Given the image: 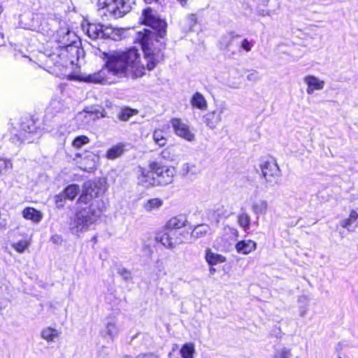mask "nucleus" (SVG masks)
Segmentation results:
<instances>
[{
    "instance_id": "obj_1",
    "label": "nucleus",
    "mask_w": 358,
    "mask_h": 358,
    "mask_svg": "<svg viewBox=\"0 0 358 358\" xmlns=\"http://www.w3.org/2000/svg\"><path fill=\"white\" fill-rule=\"evenodd\" d=\"M103 55L106 59L104 66L98 72L83 76V81L96 84L110 83V74L118 78H137L145 75V69L149 70L146 61L144 58L143 62L141 61L136 48L127 51L103 52Z\"/></svg>"
},
{
    "instance_id": "obj_2",
    "label": "nucleus",
    "mask_w": 358,
    "mask_h": 358,
    "mask_svg": "<svg viewBox=\"0 0 358 358\" xmlns=\"http://www.w3.org/2000/svg\"><path fill=\"white\" fill-rule=\"evenodd\" d=\"M139 22L152 29L139 31L136 41L139 42L144 52V59L147 62V68L151 71L163 59L162 52V43L157 37L164 38L166 32V23L161 19L156 10L148 7L142 11Z\"/></svg>"
},
{
    "instance_id": "obj_3",
    "label": "nucleus",
    "mask_w": 358,
    "mask_h": 358,
    "mask_svg": "<svg viewBox=\"0 0 358 358\" xmlns=\"http://www.w3.org/2000/svg\"><path fill=\"white\" fill-rule=\"evenodd\" d=\"M103 191L100 182L90 180L84 183L83 192L77 201L78 209L70 224L73 233L87 231L101 217L104 203L100 196Z\"/></svg>"
},
{
    "instance_id": "obj_4",
    "label": "nucleus",
    "mask_w": 358,
    "mask_h": 358,
    "mask_svg": "<svg viewBox=\"0 0 358 358\" xmlns=\"http://www.w3.org/2000/svg\"><path fill=\"white\" fill-rule=\"evenodd\" d=\"M77 36L70 30L61 28L56 34L57 47L52 53L48 54L50 59L59 66H66L69 62L73 64L74 58H78L83 52L77 45Z\"/></svg>"
},
{
    "instance_id": "obj_5",
    "label": "nucleus",
    "mask_w": 358,
    "mask_h": 358,
    "mask_svg": "<svg viewBox=\"0 0 358 358\" xmlns=\"http://www.w3.org/2000/svg\"><path fill=\"white\" fill-rule=\"evenodd\" d=\"M135 0H97L100 12L106 15V12L114 18L122 17L128 13L135 4Z\"/></svg>"
},
{
    "instance_id": "obj_6",
    "label": "nucleus",
    "mask_w": 358,
    "mask_h": 358,
    "mask_svg": "<svg viewBox=\"0 0 358 358\" xmlns=\"http://www.w3.org/2000/svg\"><path fill=\"white\" fill-rule=\"evenodd\" d=\"M149 167L155 174L156 185L165 186L173 182L176 173L173 166H166L161 162H152L149 164Z\"/></svg>"
},
{
    "instance_id": "obj_7",
    "label": "nucleus",
    "mask_w": 358,
    "mask_h": 358,
    "mask_svg": "<svg viewBox=\"0 0 358 358\" xmlns=\"http://www.w3.org/2000/svg\"><path fill=\"white\" fill-rule=\"evenodd\" d=\"M86 34L92 39L110 38L117 40L120 36V30L109 25L99 23H89L86 27Z\"/></svg>"
},
{
    "instance_id": "obj_8",
    "label": "nucleus",
    "mask_w": 358,
    "mask_h": 358,
    "mask_svg": "<svg viewBox=\"0 0 358 358\" xmlns=\"http://www.w3.org/2000/svg\"><path fill=\"white\" fill-rule=\"evenodd\" d=\"M260 168L266 186L273 187L279 183L281 173L275 161H265L261 164Z\"/></svg>"
},
{
    "instance_id": "obj_9",
    "label": "nucleus",
    "mask_w": 358,
    "mask_h": 358,
    "mask_svg": "<svg viewBox=\"0 0 358 358\" xmlns=\"http://www.w3.org/2000/svg\"><path fill=\"white\" fill-rule=\"evenodd\" d=\"M75 160L81 170L92 172L96 168L99 157L92 152H86L83 155H76Z\"/></svg>"
},
{
    "instance_id": "obj_10",
    "label": "nucleus",
    "mask_w": 358,
    "mask_h": 358,
    "mask_svg": "<svg viewBox=\"0 0 358 358\" xmlns=\"http://www.w3.org/2000/svg\"><path fill=\"white\" fill-rule=\"evenodd\" d=\"M171 124L174 134L178 137L188 142H192L195 140V134L190 130L189 126L181 119L172 118L171 120Z\"/></svg>"
},
{
    "instance_id": "obj_11",
    "label": "nucleus",
    "mask_w": 358,
    "mask_h": 358,
    "mask_svg": "<svg viewBox=\"0 0 358 358\" xmlns=\"http://www.w3.org/2000/svg\"><path fill=\"white\" fill-rule=\"evenodd\" d=\"M227 110L224 106H220L215 110L208 112L203 116V122L210 129L217 127L222 120V115Z\"/></svg>"
},
{
    "instance_id": "obj_12",
    "label": "nucleus",
    "mask_w": 358,
    "mask_h": 358,
    "mask_svg": "<svg viewBox=\"0 0 358 358\" xmlns=\"http://www.w3.org/2000/svg\"><path fill=\"white\" fill-rule=\"evenodd\" d=\"M118 320L115 317H109L106 319L104 329L101 331L103 337H108L113 341L120 331Z\"/></svg>"
},
{
    "instance_id": "obj_13",
    "label": "nucleus",
    "mask_w": 358,
    "mask_h": 358,
    "mask_svg": "<svg viewBox=\"0 0 358 358\" xmlns=\"http://www.w3.org/2000/svg\"><path fill=\"white\" fill-rule=\"evenodd\" d=\"M139 176L138 177V182L145 187L154 186L155 184V174L150 169L140 168Z\"/></svg>"
},
{
    "instance_id": "obj_14",
    "label": "nucleus",
    "mask_w": 358,
    "mask_h": 358,
    "mask_svg": "<svg viewBox=\"0 0 358 358\" xmlns=\"http://www.w3.org/2000/svg\"><path fill=\"white\" fill-rule=\"evenodd\" d=\"M303 80L308 85L306 92L308 94H313L315 90H321L324 87V82L314 76H307Z\"/></svg>"
},
{
    "instance_id": "obj_15",
    "label": "nucleus",
    "mask_w": 358,
    "mask_h": 358,
    "mask_svg": "<svg viewBox=\"0 0 358 358\" xmlns=\"http://www.w3.org/2000/svg\"><path fill=\"white\" fill-rule=\"evenodd\" d=\"M235 249L238 253L246 255L257 249V243L252 240L240 241L236 243Z\"/></svg>"
},
{
    "instance_id": "obj_16",
    "label": "nucleus",
    "mask_w": 358,
    "mask_h": 358,
    "mask_svg": "<svg viewBox=\"0 0 358 358\" xmlns=\"http://www.w3.org/2000/svg\"><path fill=\"white\" fill-rule=\"evenodd\" d=\"M176 234L175 231L166 230L156 236L155 240L161 243L164 246L168 248H173L177 243L173 242L172 236Z\"/></svg>"
},
{
    "instance_id": "obj_17",
    "label": "nucleus",
    "mask_w": 358,
    "mask_h": 358,
    "mask_svg": "<svg viewBox=\"0 0 358 358\" xmlns=\"http://www.w3.org/2000/svg\"><path fill=\"white\" fill-rule=\"evenodd\" d=\"M125 146L126 145L123 143H119L113 145L107 150L106 157L110 160H113L120 157L126 150Z\"/></svg>"
},
{
    "instance_id": "obj_18",
    "label": "nucleus",
    "mask_w": 358,
    "mask_h": 358,
    "mask_svg": "<svg viewBox=\"0 0 358 358\" xmlns=\"http://www.w3.org/2000/svg\"><path fill=\"white\" fill-rule=\"evenodd\" d=\"M268 202L264 199L254 201L251 206V210L258 217L259 215H266L268 210Z\"/></svg>"
},
{
    "instance_id": "obj_19",
    "label": "nucleus",
    "mask_w": 358,
    "mask_h": 358,
    "mask_svg": "<svg viewBox=\"0 0 358 358\" xmlns=\"http://www.w3.org/2000/svg\"><path fill=\"white\" fill-rule=\"evenodd\" d=\"M22 216L26 220H30L35 223L41 222L43 217L42 213L31 207H27L22 211Z\"/></svg>"
},
{
    "instance_id": "obj_20",
    "label": "nucleus",
    "mask_w": 358,
    "mask_h": 358,
    "mask_svg": "<svg viewBox=\"0 0 358 358\" xmlns=\"http://www.w3.org/2000/svg\"><path fill=\"white\" fill-rule=\"evenodd\" d=\"M106 117V113L104 110H102V111L96 110L94 112L84 110L81 113H79L77 115L76 118L78 120H80V118L83 117V118L86 119L87 121H90V120L94 121L97 119H99L100 117Z\"/></svg>"
},
{
    "instance_id": "obj_21",
    "label": "nucleus",
    "mask_w": 358,
    "mask_h": 358,
    "mask_svg": "<svg viewBox=\"0 0 358 358\" xmlns=\"http://www.w3.org/2000/svg\"><path fill=\"white\" fill-rule=\"evenodd\" d=\"M238 37L239 36L235 34L234 32H229L223 35L219 41L220 49L222 50H229L232 42Z\"/></svg>"
},
{
    "instance_id": "obj_22",
    "label": "nucleus",
    "mask_w": 358,
    "mask_h": 358,
    "mask_svg": "<svg viewBox=\"0 0 358 358\" xmlns=\"http://www.w3.org/2000/svg\"><path fill=\"white\" fill-rule=\"evenodd\" d=\"M187 222L183 216H178L171 218L166 224V230L174 231L175 229H180L185 225Z\"/></svg>"
},
{
    "instance_id": "obj_23",
    "label": "nucleus",
    "mask_w": 358,
    "mask_h": 358,
    "mask_svg": "<svg viewBox=\"0 0 358 358\" xmlns=\"http://www.w3.org/2000/svg\"><path fill=\"white\" fill-rule=\"evenodd\" d=\"M206 260L210 266H213L224 262L226 259L222 255L214 253L210 249H208L206 251Z\"/></svg>"
},
{
    "instance_id": "obj_24",
    "label": "nucleus",
    "mask_w": 358,
    "mask_h": 358,
    "mask_svg": "<svg viewBox=\"0 0 358 358\" xmlns=\"http://www.w3.org/2000/svg\"><path fill=\"white\" fill-rule=\"evenodd\" d=\"M191 104L193 107L200 110H206L208 106L206 99L200 92H196L193 95L191 99Z\"/></svg>"
},
{
    "instance_id": "obj_25",
    "label": "nucleus",
    "mask_w": 358,
    "mask_h": 358,
    "mask_svg": "<svg viewBox=\"0 0 358 358\" xmlns=\"http://www.w3.org/2000/svg\"><path fill=\"white\" fill-rule=\"evenodd\" d=\"M61 332L51 327L44 329L41 332V337L47 342H53L60 335Z\"/></svg>"
},
{
    "instance_id": "obj_26",
    "label": "nucleus",
    "mask_w": 358,
    "mask_h": 358,
    "mask_svg": "<svg viewBox=\"0 0 358 358\" xmlns=\"http://www.w3.org/2000/svg\"><path fill=\"white\" fill-rule=\"evenodd\" d=\"M237 222L245 231H248L250 227L251 217L248 213L242 212L237 216Z\"/></svg>"
},
{
    "instance_id": "obj_27",
    "label": "nucleus",
    "mask_w": 358,
    "mask_h": 358,
    "mask_svg": "<svg viewBox=\"0 0 358 358\" xmlns=\"http://www.w3.org/2000/svg\"><path fill=\"white\" fill-rule=\"evenodd\" d=\"M199 172V167L194 163H185L181 168V173L184 176H195Z\"/></svg>"
},
{
    "instance_id": "obj_28",
    "label": "nucleus",
    "mask_w": 358,
    "mask_h": 358,
    "mask_svg": "<svg viewBox=\"0 0 358 358\" xmlns=\"http://www.w3.org/2000/svg\"><path fill=\"white\" fill-rule=\"evenodd\" d=\"M163 201L159 198L148 199L143 203V208L147 212L159 209L163 205Z\"/></svg>"
},
{
    "instance_id": "obj_29",
    "label": "nucleus",
    "mask_w": 358,
    "mask_h": 358,
    "mask_svg": "<svg viewBox=\"0 0 358 358\" xmlns=\"http://www.w3.org/2000/svg\"><path fill=\"white\" fill-rule=\"evenodd\" d=\"M210 231V227L207 224H199L192 230L191 236L196 239L205 236Z\"/></svg>"
},
{
    "instance_id": "obj_30",
    "label": "nucleus",
    "mask_w": 358,
    "mask_h": 358,
    "mask_svg": "<svg viewBox=\"0 0 358 358\" xmlns=\"http://www.w3.org/2000/svg\"><path fill=\"white\" fill-rule=\"evenodd\" d=\"M62 192L66 198L69 200H73L80 192V187L76 184L70 185Z\"/></svg>"
},
{
    "instance_id": "obj_31",
    "label": "nucleus",
    "mask_w": 358,
    "mask_h": 358,
    "mask_svg": "<svg viewBox=\"0 0 358 358\" xmlns=\"http://www.w3.org/2000/svg\"><path fill=\"white\" fill-rule=\"evenodd\" d=\"M152 138L155 143L159 147H164L167 143V139L164 136V131L160 129H155L154 131Z\"/></svg>"
},
{
    "instance_id": "obj_32",
    "label": "nucleus",
    "mask_w": 358,
    "mask_h": 358,
    "mask_svg": "<svg viewBox=\"0 0 358 358\" xmlns=\"http://www.w3.org/2000/svg\"><path fill=\"white\" fill-rule=\"evenodd\" d=\"M358 220V213L356 211L352 210L350 213V215L348 218L343 220L341 224L343 227L347 229L349 231H352L353 230L350 229L352 223L356 222Z\"/></svg>"
},
{
    "instance_id": "obj_33",
    "label": "nucleus",
    "mask_w": 358,
    "mask_h": 358,
    "mask_svg": "<svg viewBox=\"0 0 358 358\" xmlns=\"http://www.w3.org/2000/svg\"><path fill=\"white\" fill-rule=\"evenodd\" d=\"M194 345L192 343H186L180 349V355L182 358H193Z\"/></svg>"
},
{
    "instance_id": "obj_34",
    "label": "nucleus",
    "mask_w": 358,
    "mask_h": 358,
    "mask_svg": "<svg viewBox=\"0 0 358 358\" xmlns=\"http://www.w3.org/2000/svg\"><path fill=\"white\" fill-rule=\"evenodd\" d=\"M136 113V111L135 110L129 108H124L120 112L118 118L122 121H127Z\"/></svg>"
},
{
    "instance_id": "obj_35",
    "label": "nucleus",
    "mask_w": 358,
    "mask_h": 358,
    "mask_svg": "<svg viewBox=\"0 0 358 358\" xmlns=\"http://www.w3.org/2000/svg\"><path fill=\"white\" fill-rule=\"evenodd\" d=\"M90 143V138L87 136H77L72 143L73 147L75 148H80L83 145Z\"/></svg>"
},
{
    "instance_id": "obj_36",
    "label": "nucleus",
    "mask_w": 358,
    "mask_h": 358,
    "mask_svg": "<svg viewBox=\"0 0 358 358\" xmlns=\"http://www.w3.org/2000/svg\"><path fill=\"white\" fill-rule=\"evenodd\" d=\"M291 350L286 347L276 350L273 355V358H291Z\"/></svg>"
},
{
    "instance_id": "obj_37",
    "label": "nucleus",
    "mask_w": 358,
    "mask_h": 358,
    "mask_svg": "<svg viewBox=\"0 0 358 358\" xmlns=\"http://www.w3.org/2000/svg\"><path fill=\"white\" fill-rule=\"evenodd\" d=\"M29 243L27 241H20L13 244V248L20 253H22L28 248Z\"/></svg>"
},
{
    "instance_id": "obj_38",
    "label": "nucleus",
    "mask_w": 358,
    "mask_h": 358,
    "mask_svg": "<svg viewBox=\"0 0 358 358\" xmlns=\"http://www.w3.org/2000/svg\"><path fill=\"white\" fill-rule=\"evenodd\" d=\"M68 199L66 198L65 195L63 192L56 195L55 196V201L57 208H62L64 206L66 200Z\"/></svg>"
},
{
    "instance_id": "obj_39",
    "label": "nucleus",
    "mask_w": 358,
    "mask_h": 358,
    "mask_svg": "<svg viewBox=\"0 0 358 358\" xmlns=\"http://www.w3.org/2000/svg\"><path fill=\"white\" fill-rule=\"evenodd\" d=\"M174 152V149L173 148L169 147L164 150H163L161 152V156L163 159L169 161L173 160V155L172 153Z\"/></svg>"
},
{
    "instance_id": "obj_40",
    "label": "nucleus",
    "mask_w": 358,
    "mask_h": 358,
    "mask_svg": "<svg viewBox=\"0 0 358 358\" xmlns=\"http://www.w3.org/2000/svg\"><path fill=\"white\" fill-rule=\"evenodd\" d=\"M185 22L188 26L187 29L191 30L196 24V16L194 14L188 15L185 19Z\"/></svg>"
},
{
    "instance_id": "obj_41",
    "label": "nucleus",
    "mask_w": 358,
    "mask_h": 358,
    "mask_svg": "<svg viewBox=\"0 0 358 358\" xmlns=\"http://www.w3.org/2000/svg\"><path fill=\"white\" fill-rule=\"evenodd\" d=\"M12 168V162L10 160L0 159V174L3 171H6Z\"/></svg>"
},
{
    "instance_id": "obj_42",
    "label": "nucleus",
    "mask_w": 358,
    "mask_h": 358,
    "mask_svg": "<svg viewBox=\"0 0 358 358\" xmlns=\"http://www.w3.org/2000/svg\"><path fill=\"white\" fill-rule=\"evenodd\" d=\"M260 79L259 73L255 70H251L247 76V80L250 82H256Z\"/></svg>"
},
{
    "instance_id": "obj_43",
    "label": "nucleus",
    "mask_w": 358,
    "mask_h": 358,
    "mask_svg": "<svg viewBox=\"0 0 358 358\" xmlns=\"http://www.w3.org/2000/svg\"><path fill=\"white\" fill-rule=\"evenodd\" d=\"M229 215L228 211L225 210L223 206L218 207L213 213V215L217 216L218 217H227Z\"/></svg>"
},
{
    "instance_id": "obj_44",
    "label": "nucleus",
    "mask_w": 358,
    "mask_h": 358,
    "mask_svg": "<svg viewBox=\"0 0 358 358\" xmlns=\"http://www.w3.org/2000/svg\"><path fill=\"white\" fill-rule=\"evenodd\" d=\"M252 44L251 41H248V39H244L242 41L241 43V48L244 50L246 52H250L252 49Z\"/></svg>"
},
{
    "instance_id": "obj_45",
    "label": "nucleus",
    "mask_w": 358,
    "mask_h": 358,
    "mask_svg": "<svg viewBox=\"0 0 358 358\" xmlns=\"http://www.w3.org/2000/svg\"><path fill=\"white\" fill-rule=\"evenodd\" d=\"M119 273L126 280L131 279V272L127 269H120Z\"/></svg>"
},
{
    "instance_id": "obj_46",
    "label": "nucleus",
    "mask_w": 358,
    "mask_h": 358,
    "mask_svg": "<svg viewBox=\"0 0 358 358\" xmlns=\"http://www.w3.org/2000/svg\"><path fill=\"white\" fill-rule=\"evenodd\" d=\"M136 358H159V357L154 353H141L138 355Z\"/></svg>"
},
{
    "instance_id": "obj_47",
    "label": "nucleus",
    "mask_w": 358,
    "mask_h": 358,
    "mask_svg": "<svg viewBox=\"0 0 358 358\" xmlns=\"http://www.w3.org/2000/svg\"><path fill=\"white\" fill-rule=\"evenodd\" d=\"M258 13L259 15H262V16H267V15H270V10L262 9V10H259Z\"/></svg>"
},
{
    "instance_id": "obj_48",
    "label": "nucleus",
    "mask_w": 358,
    "mask_h": 358,
    "mask_svg": "<svg viewBox=\"0 0 358 358\" xmlns=\"http://www.w3.org/2000/svg\"><path fill=\"white\" fill-rule=\"evenodd\" d=\"M306 310L304 308L300 311V315L301 317H303L306 315Z\"/></svg>"
},
{
    "instance_id": "obj_49",
    "label": "nucleus",
    "mask_w": 358,
    "mask_h": 358,
    "mask_svg": "<svg viewBox=\"0 0 358 358\" xmlns=\"http://www.w3.org/2000/svg\"><path fill=\"white\" fill-rule=\"evenodd\" d=\"M215 272V269L214 268H210V274H213Z\"/></svg>"
},
{
    "instance_id": "obj_50",
    "label": "nucleus",
    "mask_w": 358,
    "mask_h": 358,
    "mask_svg": "<svg viewBox=\"0 0 358 358\" xmlns=\"http://www.w3.org/2000/svg\"><path fill=\"white\" fill-rule=\"evenodd\" d=\"M215 222H219V220L217 218L215 217Z\"/></svg>"
},
{
    "instance_id": "obj_51",
    "label": "nucleus",
    "mask_w": 358,
    "mask_h": 358,
    "mask_svg": "<svg viewBox=\"0 0 358 358\" xmlns=\"http://www.w3.org/2000/svg\"><path fill=\"white\" fill-rule=\"evenodd\" d=\"M179 1L182 2V1H185L186 0H179Z\"/></svg>"
},
{
    "instance_id": "obj_52",
    "label": "nucleus",
    "mask_w": 358,
    "mask_h": 358,
    "mask_svg": "<svg viewBox=\"0 0 358 358\" xmlns=\"http://www.w3.org/2000/svg\"><path fill=\"white\" fill-rule=\"evenodd\" d=\"M338 358H341V357H338Z\"/></svg>"
}]
</instances>
